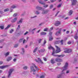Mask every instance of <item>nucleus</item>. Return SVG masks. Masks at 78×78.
Segmentation results:
<instances>
[{"instance_id": "obj_43", "label": "nucleus", "mask_w": 78, "mask_h": 78, "mask_svg": "<svg viewBox=\"0 0 78 78\" xmlns=\"http://www.w3.org/2000/svg\"><path fill=\"white\" fill-rule=\"evenodd\" d=\"M44 77H45V76H44V75H43L42 76H41L40 77V78H44Z\"/></svg>"}, {"instance_id": "obj_19", "label": "nucleus", "mask_w": 78, "mask_h": 78, "mask_svg": "<svg viewBox=\"0 0 78 78\" xmlns=\"http://www.w3.org/2000/svg\"><path fill=\"white\" fill-rule=\"evenodd\" d=\"M9 54V52H6V53H5L4 54V55L5 56V57H6L7 56H8V55Z\"/></svg>"}, {"instance_id": "obj_40", "label": "nucleus", "mask_w": 78, "mask_h": 78, "mask_svg": "<svg viewBox=\"0 0 78 78\" xmlns=\"http://www.w3.org/2000/svg\"><path fill=\"white\" fill-rule=\"evenodd\" d=\"M20 29V25H19L18 26V27L17 28L16 30H19Z\"/></svg>"}, {"instance_id": "obj_64", "label": "nucleus", "mask_w": 78, "mask_h": 78, "mask_svg": "<svg viewBox=\"0 0 78 78\" xmlns=\"http://www.w3.org/2000/svg\"><path fill=\"white\" fill-rule=\"evenodd\" d=\"M69 73V71H66V73Z\"/></svg>"}, {"instance_id": "obj_5", "label": "nucleus", "mask_w": 78, "mask_h": 78, "mask_svg": "<svg viewBox=\"0 0 78 78\" xmlns=\"http://www.w3.org/2000/svg\"><path fill=\"white\" fill-rule=\"evenodd\" d=\"M56 30H58V31H59L58 32L56 33V36H58V35H59V34H61V31L62 29L61 28L58 29V28H57Z\"/></svg>"}, {"instance_id": "obj_39", "label": "nucleus", "mask_w": 78, "mask_h": 78, "mask_svg": "<svg viewBox=\"0 0 78 78\" xmlns=\"http://www.w3.org/2000/svg\"><path fill=\"white\" fill-rule=\"evenodd\" d=\"M63 40H62L60 41V42H61V44H62V45L63 44Z\"/></svg>"}, {"instance_id": "obj_15", "label": "nucleus", "mask_w": 78, "mask_h": 78, "mask_svg": "<svg viewBox=\"0 0 78 78\" xmlns=\"http://www.w3.org/2000/svg\"><path fill=\"white\" fill-rule=\"evenodd\" d=\"M22 41H23V44H24V43H25V40L24 39V38H22L20 39L19 40V42H22Z\"/></svg>"}, {"instance_id": "obj_18", "label": "nucleus", "mask_w": 78, "mask_h": 78, "mask_svg": "<svg viewBox=\"0 0 78 78\" xmlns=\"http://www.w3.org/2000/svg\"><path fill=\"white\" fill-rule=\"evenodd\" d=\"M22 20H23V19H22V18L20 19V20L17 22L18 24H19V23H22Z\"/></svg>"}, {"instance_id": "obj_8", "label": "nucleus", "mask_w": 78, "mask_h": 78, "mask_svg": "<svg viewBox=\"0 0 78 78\" xmlns=\"http://www.w3.org/2000/svg\"><path fill=\"white\" fill-rule=\"evenodd\" d=\"M36 8L37 9H38V10H41V11L44 10V8H43L39 7V6H37Z\"/></svg>"}, {"instance_id": "obj_20", "label": "nucleus", "mask_w": 78, "mask_h": 78, "mask_svg": "<svg viewBox=\"0 0 78 78\" xmlns=\"http://www.w3.org/2000/svg\"><path fill=\"white\" fill-rule=\"evenodd\" d=\"M75 34H76V35L74 36V38L75 39H77L78 38V37L76 36V35H77V33L76 32H75Z\"/></svg>"}, {"instance_id": "obj_9", "label": "nucleus", "mask_w": 78, "mask_h": 78, "mask_svg": "<svg viewBox=\"0 0 78 78\" xmlns=\"http://www.w3.org/2000/svg\"><path fill=\"white\" fill-rule=\"evenodd\" d=\"M35 61L36 62H40L41 64H43V62H42V60H41V59L40 58H38V60L35 59Z\"/></svg>"}, {"instance_id": "obj_30", "label": "nucleus", "mask_w": 78, "mask_h": 78, "mask_svg": "<svg viewBox=\"0 0 78 78\" xmlns=\"http://www.w3.org/2000/svg\"><path fill=\"white\" fill-rule=\"evenodd\" d=\"M4 12H6V11H9V9H6L4 10Z\"/></svg>"}, {"instance_id": "obj_26", "label": "nucleus", "mask_w": 78, "mask_h": 78, "mask_svg": "<svg viewBox=\"0 0 78 78\" xmlns=\"http://www.w3.org/2000/svg\"><path fill=\"white\" fill-rule=\"evenodd\" d=\"M37 48H35L34 50L33 53H36V51H37Z\"/></svg>"}, {"instance_id": "obj_10", "label": "nucleus", "mask_w": 78, "mask_h": 78, "mask_svg": "<svg viewBox=\"0 0 78 78\" xmlns=\"http://www.w3.org/2000/svg\"><path fill=\"white\" fill-rule=\"evenodd\" d=\"M53 56H57V57H60V58H62V57H64L65 55H55L54 54Z\"/></svg>"}, {"instance_id": "obj_1", "label": "nucleus", "mask_w": 78, "mask_h": 78, "mask_svg": "<svg viewBox=\"0 0 78 78\" xmlns=\"http://www.w3.org/2000/svg\"><path fill=\"white\" fill-rule=\"evenodd\" d=\"M68 69V63H66L65 65V66L62 67L61 68L62 71V73L58 75L57 77V78H62L63 74H64L65 73L64 72V71L67 70Z\"/></svg>"}, {"instance_id": "obj_25", "label": "nucleus", "mask_w": 78, "mask_h": 78, "mask_svg": "<svg viewBox=\"0 0 78 78\" xmlns=\"http://www.w3.org/2000/svg\"><path fill=\"white\" fill-rule=\"evenodd\" d=\"M46 33L45 32H42L41 33V35H45Z\"/></svg>"}, {"instance_id": "obj_2", "label": "nucleus", "mask_w": 78, "mask_h": 78, "mask_svg": "<svg viewBox=\"0 0 78 78\" xmlns=\"http://www.w3.org/2000/svg\"><path fill=\"white\" fill-rule=\"evenodd\" d=\"M32 66H31L30 67L31 71H32L33 72H36V70L34 69V68L33 67V66H34V67H35L36 69H37V67L36 66V65H35V64H34V63H32Z\"/></svg>"}, {"instance_id": "obj_3", "label": "nucleus", "mask_w": 78, "mask_h": 78, "mask_svg": "<svg viewBox=\"0 0 78 78\" xmlns=\"http://www.w3.org/2000/svg\"><path fill=\"white\" fill-rule=\"evenodd\" d=\"M48 48L49 50L52 49L53 50V51L52 53V55H54V54H55V49H54V48L52 47V46H51V45L50 44L48 46Z\"/></svg>"}, {"instance_id": "obj_42", "label": "nucleus", "mask_w": 78, "mask_h": 78, "mask_svg": "<svg viewBox=\"0 0 78 78\" xmlns=\"http://www.w3.org/2000/svg\"><path fill=\"white\" fill-rule=\"evenodd\" d=\"M8 78H9L10 77V72L9 71V75L7 76Z\"/></svg>"}, {"instance_id": "obj_62", "label": "nucleus", "mask_w": 78, "mask_h": 78, "mask_svg": "<svg viewBox=\"0 0 78 78\" xmlns=\"http://www.w3.org/2000/svg\"><path fill=\"white\" fill-rule=\"evenodd\" d=\"M66 31V29H63V31L64 32L65 31Z\"/></svg>"}, {"instance_id": "obj_44", "label": "nucleus", "mask_w": 78, "mask_h": 78, "mask_svg": "<svg viewBox=\"0 0 78 78\" xmlns=\"http://www.w3.org/2000/svg\"><path fill=\"white\" fill-rule=\"evenodd\" d=\"M43 59L44 61H47V58H46L44 57Z\"/></svg>"}, {"instance_id": "obj_47", "label": "nucleus", "mask_w": 78, "mask_h": 78, "mask_svg": "<svg viewBox=\"0 0 78 78\" xmlns=\"http://www.w3.org/2000/svg\"><path fill=\"white\" fill-rule=\"evenodd\" d=\"M28 33V32L27 31L26 32L24 33V35H27Z\"/></svg>"}, {"instance_id": "obj_57", "label": "nucleus", "mask_w": 78, "mask_h": 78, "mask_svg": "<svg viewBox=\"0 0 78 78\" xmlns=\"http://www.w3.org/2000/svg\"><path fill=\"white\" fill-rule=\"evenodd\" d=\"M71 42L70 41H69L68 42V44H71Z\"/></svg>"}, {"instance_id": "obj_53", "label": "nucleus", "mask_w": 78, "mask_h": 78, "mask_svg": "<svg viewBox=\"0 0 78 78\" xmlns=\"http://www.w3.org/2000/svg\"><path fill=\"white\" fill-rule=\"evenodd\" d=\"M36 30V28H34V29H33L32 30V31H34V30Z\"/></svg>"}, {"instance_id": "obj_33", "label": "nucleus", "mask_w": 78, "mask_h": 78, "mask_svg": "<svg viewBox=\"0 0 78 78\" xmlns=\"http://www.w3.org/2000/svg\"><path fill=\"white\" fill-rule=\"evenodd\" d=\"M48 6V5H46L43 6V7L44 8H47Z\"/></svg>"}, {"instance_id": "obj_41", "label": "nucleus", "mask_w": 78, "mask_h": 78, "mask_svg": "<svg viewBox=\"0 0 78 78\" xmlns=\"http://www.w3.org/2000/svg\"><path fill=\"white\" fill-rule=\"evenodd\" d=\"M14 47H18V44H15L14 45Z\"/></svg>"}, {"instance_id": "obj_21", "label": "nucleus", "mask_w": 78, "mask_h": 78, "mask_svg": "<svg viewBox=\"0 0 78 78\" xmlns=\"http://www.w3.org/2000/svg\"><path fill=\"white\" fill-rule=\"evenodd\" d=\"M48 12V11H44V10L42 12V14H47V12Z\"/></svg>"}, {"instance_id": "obj_36", "label": "nucleus", "mask_w": 78, "mask_h": 78, "mask_svg": "<svg viewBox=\"0 0 78 78\" xmlns=\"http://www.w3.org/2000/svg\"><path fill=\"white\" fill-rule=\"evenodd\" d=\"M23 69H25V70H26V69H27V66H25L23 67Z\"/></svg>"}, {"instance_id": "obj_17", "label": "nucleus", "mask_w": 78, "mask_h": 78, "mask_svg": "<svg viewBox=\"0 0 78 78\" xmlns=\"http://www.w3.org/2000/svg\"><path fill=\"white\" fill-rule=\"evenodd\" d=\"M38 2H39V3L43 5H45V3L44 2H42V1H41V0H39Z\"/></svg>"}, {"instance_id": "obj_29", "label": "nucleus", "mask_w": 78, "mask_h": 78, "mask_svg": "<svg viewBox=\"0 0 78 78\" xmlns=\"http://www.w3.org/2000/svg\"><path fill=\"white\" fill-rule=\"evenodd\" d=\"M10 27V25H9L5 28V30H7L8 28H9Z\"/></svg>"}, {"instance_id": "obj_24", "label": "nucleus", "mask_w": 78, "mask_h": 78, "mask_svg": "<svg viewBox=\"0 0 78 78\" xmlns=\"http://www.w3.org/2000/svg\"><path fill=\"white\" fill-rule=\"evenodd\" d=\"M4 27L5 26H4V25L0 26V28H1V30H3V29H4Z\"/></svg>"}, {"instance_id": "obj_60", "label": "nucleus", "mask_w": 78, "mask_h": 78, "mask_svg": "<svg viewBox=\"0 0 78 78\" xmlns=\"http://www.w3.org/2000/svg\"><path fill=\"white\" fill-rule=\"evenodd\" d=\"M66 34H69V31H67L66 32Z\"/></svg>"}, {"instance_id": "obj_4", "label": "nucleus", "mask_w": 78, "mask_h": 78, "mask_svg": "<svg viewBox=\"0 0 78 78\" xmlns=\"http://www.w3.org/2000/svg\"><path fill=\"white\" fill-rule=\"evenodd\" d=\"M55 47L56 48V50L55 52L54 51V53H59V52L61 51V49L60 48L57 46H55Z\"/></svg>"}, {"instance_id": "obj_55", "label": "nucleus", "mask_w": 78, "mask_h": 78, "mask_svg": "<svg viewBox=\"0 0 78 78\" xmlns=\"http://www.w3.org/2000/svg\"><path fill=\"white\" fill-rule=\"evenodd\" d=\"M50 1L51 2H52V3H53V2H55V1H54V0H50Z\"/></svg>"}, {"instance_id": "obj_6", "label": "nucleus", "mask_w": 78, "mask_h": 78, "mask_svg": "<svg viewBox=\"0 0 78 78\" xmlns=\"http://www.w3.org/2000/svg\"><path fill=\"white\" fill-rule=\"evenodd\" d=\"M72 5H75L76 3V0H71Z\"/></svg>"}, {"instance_id": "obj_58", "label": "nucleus", "mask_w": 78, "mask_h": 78, "mask_svg": "<svg viewBox=\"0 0 78 78\" xmlns=\"http://www.w3.org/2000/svg\"><path fill=\"white\" fill-rule=\"evenodd\" d=\"M53 27L51 28H50V31H51V30H53Z\"/></svg>"}, {"instance_id": "obj_49", "label": "nucleus", "mask_w": 78, "mask_h": 78, "mask_svg": "<svg viewBox=\"0 0 78 78\" xmlns=\"http://www.w3.org/2000/svg\"><path fill=\"white\" fill-rule=\"evenodd\" d=\"M42 41V39H40L38 41L39 43H41V41Z\"/></svg>"}, {"instance_id": "obj_52", "label": "nucleus", "mask_w": 78, "mask_h": 78, "mask_svg": "<svg viewBox=\"0 0 78 78\" xmlns=\"http://www.w3.org/2000/svg\"><path fill=\"white\" fill-rule=\"evenodd\" d=\"M67 37H65L64 39V41H67Z\"/></svg>"}, {"instance_id": "obj_37", "label": "nucleus", "mask_w": 78, "mask_h": 78, "mask_svg": "<svg viewBox=\"0 0 78 78\" xmlns=\"http://www.w3.org/2000/svg\"><path fill=\"white\" fill-rule=\"evenodd\" d=\"M51 62L52 64H54V63H55V62H54L53 60H51Z\"/></svg>"}, {"instance_id": "obj_27", "label": "nucleus", "mask_w": 78, "mask_h": 78, "mask_svg": "<svg viewBox=\"0 0 78 78\" xmlns=\"http://www.w3.org/2000/svg\"><path fill=\"white\" fill-rule=\"evenodd\" d=\"M14 70L13 69H10V74H11V73H12V72H13V71H14Z\"/></svg>"}, {"instance_id": "obj_48", "label": "nucleus", "mask_w": 78, "mask_h": 78, "mask_svg": "<svg viewBox=\"0 0 78 78\" xmlns=\"http://www.w3.org/2000/svg\"><path fill=\"white\" fill-rule=\"evenodd\" d=\"M53 5H51L50 7V9H51V8H53Z\"/></svg>"}, {"instance_id": "obj_11", "label": "nucleus", "mask_w": 78, "mask_h": 78, "mask_svg": "<svg viewBox=\"0 0 78 78\" xmlns=\"http://www.w3.org/2000/svg\"><path fill=\"white\" fill-rule=\"evenodd\" d=\"M9 66V65H5L3 66H0V69H3L5 68H7V67H8Z\"/></svg>"}, {"instance_id": "obj_28", "label": "nucleus", "mask_w": 78, "mask_h": 78, "mask_svg": "<svg viewBox=\"0 0 78 78\" xmlns=\"http://www.w3.org/2000/svg\"><path fill=\"white\" fill-rule=\"evenodd\" d=\"M41 53H44V52L45 51V49H41Z\"/></svg>"}, {"instance_id": "obj_51", "label": "nucleus", "mask_w": 78, "mask_h": 78, "mask_svg": "<svg viewBox=\"0 0 78 78\" xmlns=\"http://www.w3.org/2000/svg\"><path fill=\"white\" fill-rule=\"evenodd\" d=\"M36 14H39V12L38 11H37L36 12Z\"/></svg>"}, {"instance_id": "obj_16", "label": "nucleus", "mask_w": 78, "mask_h": 78, "mask_svg": "<svg viewBox=\"0 0 78 78\" xmlns=\"http://www.w3.org/2000/svg\"><path fill=\"white\" fill-rule=\"evenodd\" d=\"M17 18L16 17L14 18L11 21V22H12L13 23L16 22V21H17Z\"/></svg>"}, {"instance_id": "obj_14", "label": "nucleus", "mask_w": 78, "mask_h": 78, "mask_svg": "<svg viewBox=\"0 0 78 78\" xmlns=\"http://www.w3.org/2000/svg\"><path fill=\"white\" fill-rule=\"evenodd\" d=\"M65 53H70L72 52V50L70 49H68L67 50L64 51Z\"/></svg>"}, {"instance_id": "obj_45", "label": "nucleus", "mask_w": 78, "mask_h": 78, "mask_svg": "<svg viewBox=\"0 0 78 78\" xmlns=\"http://www.w3.org/2000/svg\"><path fill=\"white\" fill-rule=\"evenodd\" d=\"M46 42H47L46 41H45V40H44V43L43 44V45H44L45 44H46Z\"/></svg>"}, {"instance_id": "obj_54", "label": "nucleus", "mask_w": 78, "mask_h": 78, "mask_svg": "<svg viewBox=\"0 0 78 78\" xmlns=\"http://www.w3.org/2000/svg\"><path fill=\"white\" fill-rule=\"evenodd\" d=\"M16 58H14L13 60V61H14V62H16Z\"/></svg>"}, {"instance_id": "obj_61", "label": "nucleus", "mask_w": 78, "mask_h": 78, "mask_svg": "<svg viewBox=\"0 0 78 78\" xmlns=\"http://www.w3.org/2000/svg\"><path fill=\"white\" fill-rule=\"evenodd\" d=\"M57 65L58 66H60V65H61V63H57Z\"/></svg>"}, {"instance_id": "obj_12", "label": "nucleus", "mask_w": 78, "mask_h": 78, "mask_svg": "<svg viewBox=\"0 0 78 78\" xmlns=\"http://www.w3.org/2000/svg\"><path fill=\"white\" fill-rule=\"evenodd\" d=\"M60 23H61V22L58 21H56L55 23V25L57 27V26H58L60 25Z\"/></svg>"}, {"instance_id": "obj_59", "label": "nucleus", "mask_w": 78, "mask_h": 78, "mask_svg": "<svg viewBox=\"0 0 78 78\" xmlns=\"http://www.w3.org/2000/svg\"><path fill=\"white\" fill-rule=\"evenodd\" d=\"M59 12V11H58V12H57V14L55 15V16H56L57 15H58V14Z\"/></svg>"}, {"instance_id": "obj_7", "label": "nucleus", "mask_w": 78, "mask_h": 78, "mask_svg": "<svg viewBox=\"0 0 78 78\" xmlns=\"http://www.w3.org/2000/svg\"><path fill=\"white\" fill-rule=\"evenodd\" d=\"M52 34V32H50L49 34V36H50L49 39V41H53V37H52V36H51Z\"/></svg>"}, {"instance_id": "obj_23", "label": "nucleus", "mask_w": 78, "mask_h": 78, "mask_svg": "<svg viewBox=\"0 0 78 78\" xmlns=\"http://www.w3.org/2000/svg\"><path fill=\"white\" fill-rule=\"evenodd\" d=\"M22 52H21V53L22 55H23V54H24L25 51H24V49L23 48H22Z\"/></svg>"}, {"instance_id": "obj_46", "label": "nucleus", "mask_w": 78, "mask_h": 78, "mask_svg": "<svg viewBox=\"0 0 78 78\" xmlns=\"http://www.w3.org/2000/svg\"><path fill=\"white\" fill-rule=\"evenodd\" d=\"M44 31H48V28H45L44 29Z\"/></svg>"}, {"instance_id": "obj_31", "label": "nucleus", "mask_w": 78, "mask_h": 78, "mask_svg": "<svg viewBox=\"0 0 78 78\" xmlns=\"http://www.w3.org/2000/svg\"><path fill=\"white\" fill-rule=\"evenodd\" d=\"M16 8V6L15 5H12L11 7V8Z\"/></svg>"}, {"instance_id": "obj_38", "label": "nucleus", "mask_w": 78, "mask_h": 78, "mask_svg": "<svg viewBox=\"0 0 78 78\" xmlns=\"http://www.w3.org/2000/svg\"><path fill=\"white\" fill-rule=\"evenodd\" d=\"M14 31V30L13 29H12L10 31V33H12V32Z\"/></svg>"}, {"instance_id": "obj_34", "label": "nucleus", "mask_w": 78, "mask_h": 78, "mask_svg": "<svg viewBox=\"0 0 78 78\" xmlns=\"http://www.w3.org/2000/svg\"><path fill=\"white\" fill-rule=\"evenodd\" d=\"M17 15V13H15L13 15V16H14V17H16V16Z\"/></svg>"}, {"instance_id": "obj_35", "label": "nucleus", "mask_w": 78, "mask_h": 78, "mask_svg": "<svg viewBox=\"0 0 78 78\" xmlns=\"http://www.w3.org/2000/svg\"><path fill=\"white\" fill-rule=\"evenodd\" d=\"M62 5V4H60L58 5V6H57L58 8H60L61 6V5Z\"/></svg>"}, {"instance_id": "obj_13", "label": "nucleus", "mask_w": 78, "mask_h": 78, "mask_svg": "<svg viewBox=\"0 0 78 78\" xmlns=\"http://www.w3.org/2000/svg\"><path fill=\"white\" fill-rule=\"evenodd\" d=\"M55 61L57 62H62V59H61L59 58H56L55 59Z\"/></svg>"}, {"instance_id": "obj_63", "label": "nucleus", "mask_w": 78, "mask_h": 78, "mask_svg": "<svg viewBox=\"0 0 78 78\" xmlns=\"http://www.w3.org/2000/svg\"><path fill=\"white\" fill-rule=\"evenodd\" d=\"M56 39H57V40H59V39H60V38H56Z\"/></svg>"}, {"instance_id": "obj_32", "label": "nucleus", "mask_w": 78, "mask_h": 78, "mask_svg": "<svg viewBox=\"0 0 78 78\" xmlns=\"http://www.w3.org/2000/svg\"><path fill=\"white\" fill-rule=\"evenodd\" d=\"M59 42H60V41H55V43L56 44H59Z\"/></svg>"}, {"instance_id": "obj_56", "label": "nucleus", "mask_w": 78, "mask_h": 78, "mask_svg": "<svg viewBox=\"0 0 78 78\" xmlns=\"http://www.w3.org/2000/svg\"><path fill=\"white\" fill-rule=\"evenodd\" d=\"M3 64V62L2 61H1L0 62V65H1Z\"/></svg>"}, {"instance_id": "obj_50", "label": "nucleus", "mask_w": 78, "mask_h": 78, "mask_svg": "<svg viewBox=\"0 0 78 78\" xmlns=\"http://www.w3.org/2000/svg\"><path fill=\"white\" fill-rule=\"evenodd\" d=\"M10 60V57H9L8 58V59H7V61H9Z\"/></svg>"}, {"instance_id": "obj_22", "label": "nucleus", "mask_w": 78, "mask_h": 78, "mask_svg": "<svg viewBox=\"0 0 78 78\" xmlns=\"http://www.w3.org/2000/svg\"><path fill=\"white\" fill-rule=\"evenodd\" d=\"M73 13V11L72 10H71L69 12V15H72V13Z\"/></svg>"}]
</instances>
